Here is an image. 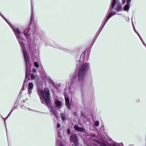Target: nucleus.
Returning a JSON list of instances; mask_svg holds the SVG:
<instances>
[{
    "instance_id": "1",
    "label": "nucleus",
    "mask_w": 146,
    "mask_h": 146,
    "mask_svg": "<svg viewBox=\"0 0 146 146\" xmlns=\"http://www.w3.org/2000/svg\"><path fill=\"white\" fill-rule=\"evenodd\" d=\"M37 93L42 103L47 105L52 114L56 115V111L54 110V109L59 110L60 108L62 105L61 102L58 99H56L55 100L54 108H53L50 101V92L48 89L46 88L43 90L38 89L37 91Z\"/></svg>"
},
{
    "instance_id": "2",
    "label": "nucleus",
    "mask_w": 146,
    "mask_h": 146,
    "mask_svg": "<svg viewBox=\"0 0 146 146\" xmlns=\"http://www.w3.org/2000/svg\"><path fill=\"white\" fill-rule=\"evenodd\" d=\"M13 29L17 38L20 44L21 48V50L23 52V55L26 62L27 70V73L25 75V82H27L29 80V72L30 71L31 66V64L29 60L30 57L28 54L26 52V48L23 43L25 41L22 40L20 38L19 36L20 32L19 29L16 28H13Z\"/></svg>"
},
{
    "instance_id": "3",
    "label": "nucleus",
    "mask_w": 146,
    "mask_h": 146,
    "mask_svg": "<svg viewBox=\"0 0 146 146\" xmlns=\"http://www.w3.org/2000/svg\"><path fill=\"white\" fill-rule=\"evenodd\" d=\"M85 140L84 146H121L118 143H115L110 144L106 141L101 142L95 139L96 137L94 134H88Z\"/></svg>"
},
{
    "instance_id": "4",
    "label": "nucleus",
    "mask_w": 146,
    "mask_h": 146,
    "mask_svg": "<svg viewBox=\"0 0 146 146\" xmlns=\"http://www.w3.org/2000/svg\"><path fill=\"white\" fill-rule=\"evenodd\" d=\"M77 67L79 68L78 72L77 81L81 83L84 81L86 73L89 67V64L86 63H83L79 62L77 64Z\"/></svg>"
},
{
    "instance_id": "5",
    "label": "nucleus",
    "mask_w": 146,
    "mask_h": 146,
    "mask_svg": "<svg viewBox=\"0 0 146 146\" xmlns=\"http://www.w3.org/2000/svg\"><path fill=\"white\" fill-rule=\"evenodd\" d=\"M115 6H116L115 7V9L117 12H118L119 11H121L123 10L121 5L120 4H119L118 1L117 0H113L111 8L110 10L111 12L109 14L106 18L105 19V23L109 19L115 14V13L113 11V8Z\"/></svg>"
},
{
    "instance_id": "6",
    "label": "nucleus",
    "mask_w": 146,
    "mask_h": 146,
    "mask_svg": "<svg viewBox=\"0 0 146 146\" xmlns=\"http://www.w3.org/2000/svg\"><path fill=\"white\" fill-rule=\"evenodd\" d=\"M70 146H72L73 144V146H78V143L77 136L76 135H72L70 137Z\"/></svg>"
},
{
    "instance_id": "7",
    "label": "nucleus",
    "mask_w": 146,
    "mask_h": 146,
    "mask_svg": "<svg viewBox=\"0 0 146 146\" xmlns=\"http://www.w3.org/2000/svg\"><path fill=\"white\" fill-rule=\"evenodd\" d=\"M131 0H122L121 2L123 4H126L124 6L123 10L128 12L130 7V3Z\"/></svg>"
},
{
    "instance_id": "8",
    "label": "nucleus",
    "mask_w": 146,
    "mask_h": 146,
    "mask_svg": "<svg viewBox=\"0 0 146 146\" xmlns=\"http://www.w3.org/2000/svg\"><path fill=\"white\" fill-rule=\"evenodd\" d=\"M64 97L67 106L68 108L70 109V106L71 104L69 102V99L68 97V96H67L66 94H65Z\"/></svg>"
},
{
    "instance_id": "9",
    "label": "nucleus",
    "mask_w": 146,
    "mask_h": 146,
    "mask_svg": "<svg viewBox=\"0 0 146 146\" xmlns=\"http://www.w3.org/2000/svg\"><path fill=\"white\" fill-rule=\"evenodd\" d=\"M33 88V84L32 83H29L28 85V94L30 95L32 92V90Z\"/></svg>"
},
{
    "instance_id": "10",
    "label": "nucleus",
    "mask_w": 146,
    "mask_h": 146,
    "mask_svg": "<svg viewBox=\"0 0 146 146\" xmlns=\"http://www.w3.org/2000/svg\"><path fill=\"white\" fill-rule=\"evenodd\" d=\"M74 128L76 130L81 132H82L84 131V128H82L80 127L77 125H75L74 126Z\"/></svg>"
},
{
    "instance_id": "11",
    "label": "nucleus",
    "mask_w": 146,
    "mask_h": 146,
    "mask_svg": "<svg viewBox=\"0 0 146 146\" xmlns=\"http://www.w3.org/2000/svg\"><path fill=\"white\" fill-rule=\"evenodd\" d=\"M56 143L57 144V146H64L61 143L60 141L59 142V141H58L57 139H56Z\"/></svg>"
},
{
    "instance_id": "12",
    "label": "nucleus",
    "mask_w": 146,
    "mask_h": 146,
    "mask_svg": "<svg viewBox=\"0 0 146 146\" xmlns=\"http://www.w3.org/2000/svg\"><path fill=\"white\" fill-rule=\"evenodd\" d=\"M31 79L32 80H35L36 79V76L33 74L31 75Z\"/></svg>"
},
{
    "instance_id": "13",
    "label": "nucleus",
    "mask_w": 146,
    "mask_h": 146,
    "mask_svg": "<svg viewBox=\"0 0 146 146\" xmlns=\"http://www.w3.org/2000/svg\"><path fill=\"white\" fill-rule=\"evenodd\" d=\"M61 118L63 121H64L66 119V118L65 114H62L61 115Z\"/></svg>"
},
{
    "instance_id": "14",
    "label": "nucleus",
    "mask_w": 146,
    "mask_h": 146,
    "mask_svg": "<svg viewBox=\"0 0 146 146\" xmlns=\"http://www.w3.org/2000/svg\"><path fill=\"white\" fill-rule=\"evenodd\" d=\"M34 66L36 68H38L39 67V65L38 63L36 62H34Z\"/></svg>"
},
{
    "instance_id": "15",
    "label": "nucleus",
    "mask_w": 146,
    "mask_h": 146,
    "mask_svg": "<svg viewBox=\"0 0 146 146\" xmlns=\"http://www.w3.org/2000/svg\"><path fill=\"white\" fill-rule=\"evenodd\" d=\"M1 16L4 19V20L7 22V23L8 24L10 25V26L11 28H12L11 26V25L8 22L7 20V19L5 18H4V17H3V16H2L1 15Z\"/></svg>"
},
{
    "instance_id": "16",
    "label": "nucleus",
    "mask_w": 146,
    "mask_h": 146,
    "mask_svg": "<svg viewBox=\"0 0 146 146\" xmlns=\"http://www.w3.org/2000/svg\"><path fill=\"white\" fill-rule=\"evenodd\" d=\"M133 29H134V31H135V32L137 33V34L139 36V37L141 39V38H140V35H139V33L136 31L135 30V28H134V27L133 26Z\"/></svg>"
},
{
    "instance_id": "17",
    "label": "nucleus",
    "mask_w": 146,
    "mask_h": 146,
    "mask_svg": "<svg viewBox=\"0 0 146 146\" xmlns=\"http://www.w3.org/2000/svg\"><path fill=\"white\" fill-rule=\"evenodd\" d=\"M99 125V122L98 121H96L95 122V125L96 126H98Z\"/></svg>"
},
{
    "instance_id": "18",
    "label": "nucleus",
    "mask_w": 146,
    "mask_h": 146,
    "mask_svg": "<svg viewBox=\"0 0 146 146\" xmlns=\"http://www.w3.org/2000/svg\"><path fill=\"white\" fill-rule=\"evenodd\" d=\"M67 132L68 134V135H70V131L69 128H68L67 129Z\"/></svg>"
},
{
    "instance_id": "19",
    "label": "nucleus",
    "mask_w": 146,
    "mask_h": 146,
    "mask_svg": "<svg viewBox=\"0 0 146 146\" xmlns=\"http://www.w3.org/2000/svg\"><path fill=\"white\" fill-rule=\"evenodd\" d=\"M52 83H53V84L54 85V86L55 87H56L57 86V85L56 84H55V83L53 82H52Z\"/></svg>"
},
{
    "instance_id": "20",
    "label": "nucleus",
    "mask_w": 146,
    "mask_h": 146,
    "mask_svg": "<svg viewBox=\"0 0 146 146\" xmlns=\"http://www.w3.org/2000/svg\"><path fill=\"white\" fill-rule=\"evenodd\" d=\"M60 126V124L58 123L57 124V127L58 128H59Z\"/></svg>"
},
{
    "instance_id": "21",
    "label": "nucleus",
    "mask_w": 146,
    "mask_h": 146,
    "mask_svg": "<svg viewBox=\"0 0 146 146\" xmlns=\"http://www.w3.org/2000/svg\"><path fill=\"white\" fill-rule=\"evenodd\" d=\"M36 71V70L35 69H33V72H35Z\"/></svg>"
},
{
    "instance_id": "22",
    "label": "nucleus",
    "mask_w": 146,
    "mask_h": 146,
    "mask_svg": "<svg viewBox=\"0 0 146 146\" xmlns=\"http://www.w3.org/2000/svg\"><path fill=\"white\" fill-rule=\"evenodd\" d=\"M27 110L28 111H29V110L32 111V110H31L29 108H27Z\"/></svg>"
},
{
    "instance_id": "23",
    "label": "nucleus",
    "mask_w": 146,
    "mask_h": 146,
    "mask_svg": "<svg viewBox=\"0 0 146 146\" xmlns=\"http://www.w3.org/2000/svg\"><path fill=\"white\" fill-rule=\"evenodd\" d=\"M72 146H73V144H72Z\"/></svg>"
}]
</instances>
